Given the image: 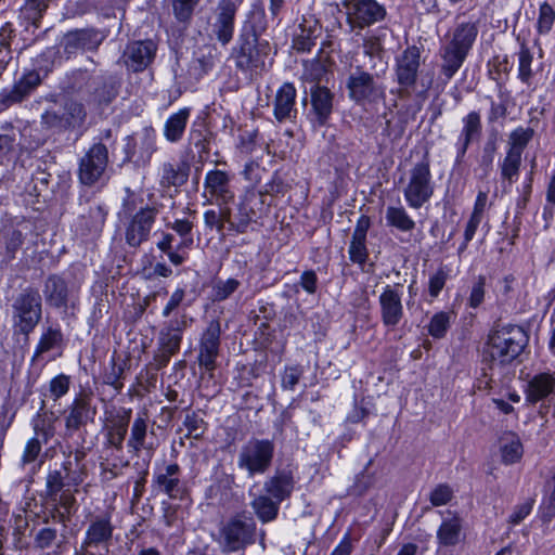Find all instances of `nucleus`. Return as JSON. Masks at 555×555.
Segmentation results:
<instances>
[{"mask_svg":"<svg viewBox=\"0 0 555 555\" xmlns=\"http://www.w3.org/2000/svg\"><path fill=\"white\" fill-rule=\"evenodd\" d=\"M231 177L227 171L209 170L204 180L205 192L211 202L217 205H227L234 198V192L230 185Z\"/></svg>","mask_w":555,"mask_h":555,"instance_id":"nucleus-22","label":"nucleus"},{"mask_svg":"<svg viewBox=\"0 0 555 555\" xmlns=\"http://www.w3.org/2000/svg\"><path fill=\"white\" fill-rule=\"evenodd\" d=\"M107 160L106 146L102 143L92 145L79 163L80 182L85 185H93L98 182L106 168Z\"/></svg>","mask_w":555,"mask_h":555,"instance_id":"nucleus-16","label":"nucleus"},{"mask_svg":"<svg viewBox=\"0 0 555 555\" xmlns=\"http://www.w3.org/2000/svg\"><path fill=\"white\" fill-rule=\"evenodd\" d=\"M305 373V369L300 364L285 365L281 373V387L284 390H295L299 380Z\"/></svg>","mask_w":555,"mask_h":555,"instance_id":"nucleus-52","label":"nucleus"},{"mask_svg":"<svg viewBox=\"0 0 555 555\" xmlns=\"http://www.w3.org/2000/svg\"><path fill=\"white\" fill-rule=\"evenodd\" d=\"M348 95L359 105L374 104L386 96V87L374 75L358 68L346 82Z\"/></svg>","mask_w":555,"mask_h":555,"instance_id":"nucleus-7","label":"nucleus"},{"mask_svg":"<svg viewBox=\"0 0 555 555\" xmlns=\"http://www.w3.org/2000/svg\"><path fill=\"white\" fill-rule=\"evenodd\" d=\"M41 83V78L38 72H25L22 77L14 83L13 88L2 94L3 102L7 105L20 103L28 98Z\"/></svg>","mask_w":555,"mask_h":555,"instance_id":"nucleus-32","label":"nucleus"},{"mask_svg":"<svg viewBox=\"0 0 555 555\" xmlns=\"http://www.w3.org/2000/svg\"><path fill=\"white\" fill-rule=\"evenodd\" d=\"M521 159L522 156L506 151L504 158L499 163L501 178L503 181H506L508 185H512L518 180Z\"/></svg>","mask_w":555,"mask_h":555,"instance_id":"nucleus-46","label":"nucleus"},{"mask_svg":"<svg viewBox=\"0 0 555 555\" xmlns=\"http://www.w3.org/2000/svg\"><path fill=\"white\" fill-rule=\"evenodd\" d=\"M91 87L93 88L94 92L88 101L90 105L93 104L99 107L102 105H107L117 95V91L112 83L107 85L103 81L93 80Z\"/></svg>","mask_w":555,"mask_h":555,"instance_id":"nucleus-49","label":"nucleus"},{"mask_svg":"<svg viewBox=\"0 0 555 555\" xmlns=\"http://www.w3.org/2000/svg\"><path fill=\"white\" fill-rule=\"evenodd\" d=\"M263 488L267 494L282 503L294 490V478L291 473L280 472L267 479Z\"/></svg>","mask_w":555,"mask_h":555,"instance_id":"nucleus-37","label":"nucleus"},{"mask_svg":"<svg viewBox=\"0 0 555 555\" xmlns=\"http://www.w3.org/2000/svg\"><path fill=\"white\" fill-rule=\"evenodd\" d=\"M190 166L186 162H165L159 167V185L167 191L182 186L189 178Z\"/></svg>","mask_w":555,"mask_h":555,"instance_id":"nucleus-31","label":"nucleus"},{"mask_svg":"<svg viewBox=\"0 0 555 555\" xmlns=\"http://www.w3.org/2000/svg\"><path fill=\"white\" fill-rule=\"evenodd\" d=\"M434 192L435 182L430 170V159L426 153L422 160L415 163L409 170L403 196L410 208L418 209L433 197Z\"/></svg>","mask_w":555,"mask_h":555,"instance_id":"nucleus-4","label":"nucleus"},{"mask_svg":"<svg viewBox=\"0 0 555 555\" xmlns=\"http://www.w3.org/2000/svg\"><path fill=\"white\" fill-rule=\"evenodd\" d=\"M346 21L351 30L361 31L385 20L387 10L377 0H343Z\"/></svg>","mask_w":555,"mask_h":555,"instance_id":"nucleus-8","label":"nucleus"},{"mask_svg":"<svg viewBox=\"0 0 555 555\" xmlns=\"http://www.w3.org/2000/svg\"><path fill=\"white\" fill-rule=\"evenodd\" d=\"M467 53L455 49L449 44H446L441 48V73L446 80H450L455 73L461 68L463 62L465 61Z\"/></svg>","mask_w":555,"mask_h":555,"instance_id":"nucleus-40","label":"nucleus"},{"mask_svg":"<svg viewBox=\"0 0 555 555\" xmlns=\"http://www.w3.org/2000/svg\"><path fill=\"white\" fill-rule=\"evenodd\" d=\"M527 344L528 335L518 325L499 326L489 333L482 351V371L488 377L485 387L492 388L500 380L503 370L521 354Z\"/></svg>","mask_w":555,"mask_h":555,"instance_id":"nucleus-1","label":"nucleus"},{"mask_svg":"<svg viewBox=\"0 0 555 555\" xmlns=\"http://www.w3.org/2000/svg\"><path fill=\"white\" fill-rule=\"evenodd\" d=\"M271 54L269 41L259 39L253 26H244L232 49L235 67L249 78L260 76L268 69Z\"/></svg>","mask_w":555,"mask_h":555,"instance_id":"nucleus-2","label":"nucleus"},{"mask_svg":"<svg viewBox=\"0 0 555 555\" xmlns=\"http://www.w3.org/2000/svg\"><path fill=\"white\" fill-rule=\"evenodd\" d=\"M442 521L437 529L436 538L440 546H455L462 540L463 520L454 511H439Z\"/></svg>","mask_w":555,"mask_h":555,"instance_id":"nucleus-24","label":"nucleus"},{"mask_svg":"<svg viewBox=\"0 0 555 555\" xmlns=\"http://www.w3.org/2000/svg\"><path fill=\"white\" fill-rule=\"evenodd\" d=\"M313 122L326 125L333 112V93L326 87L315 86L311 89Z\"/></svg>","mask_w":555,"mask_h":555,"instance_id":"nucleus-33","label":"nucleus"},{"mask_svg":"<svg viewBox=\"0 0 555 555\" xmlns=\"http://www.w3.org/2000/svg\"><path fill=\"white\" fill-rule=\"evenodd\" d=\"M155 215L156 212L152 208H143L135 214L126 231V242L130 246L138 247L147 240Z\"/></svg>","mask_w":555,"mask_h":555,"instance_id":"nucleus-28","label":"nucleus"},{"mask_svg":"<svg viewBox=\"0 0 555 555\" xmlns=\"http://www.w3.org/2000/svg\"><path fill=\"white\" fill-rule=\"evenodd\" d=\"M516 55L518 61L517 79L531 91H535L538 88V75L542 70V65L533 68V53L525 40L519 42V50Z\"/></svg>","mask_w":555,"mask_h":555,"instance_id":"nucleus-30","label":"nucleus"},{"mask_svg":"<svg viewBox=\"0 0 555 555\" xmlns=\"http://www.w3.org/2000/svg\"><path fill=\"white\" fill-rule=\"evenodd\" d=\"M221 325L219 320H211L202 334L198 348V364L206 372L212 373L217 367L220 350Z\"/></svg>","mask_w":555,"mask_h":555,"instance_id":"nucleus-14","label":"nucleus"},{"mask_svg":"<svg viewBox=\"0 0 555 555\" xmlns=\"http://www.w3.org/2000/svg\"><path fill=\"white\" fill-rule=\"evenodd\" d=\"M25 235L21 230L13 229L5 233V249L9 259L15 257L16 251L22 247Z\"/></svg>","mask_w":555,"mask_h":555,"instance_id":"nucleus-61","label":"nucleus"},{"mask_svg":"<svg viewBox=\"0 0 555 555\" xmlns=\"http://www.w3.org/2000/svg\"><path fill=\"white\" fill-rule=\"evenodd\" d=\"M482 132L480 113L472 111L462 118V129L454 144L456 163H462L469 145L477 141Z\"/></svg>","mask_w":555,"mask_h":555,"instance_id":"nucleus-23","label":"nucleus"},{"mask_svg":"<svg viewBox=\"0 0 555 555\" xmlns=\"http://www.w3.org/2000/svg\"><path fill=\"white\" fill-rule=\"evenodd\" d=\"M402 292L399 286L386 285L379 295L380 318L387 327L397 326L403 317Z\"/></svg>","mask_w":555,"mask_h":555,"instance_id":"nucleus-21","label":"nucleus"},{"mask_svg":"<svg viewBox=\"0 0 555 555\" xmlns=\"http://www.w3.org/2000/svg\"><path fill=\"white\" fill-rule=\"evenodd\" d=\"M526 401L535 404L550 397H555V372L534 374L525 389Z\"/></svg>","mask_w":555,"mask_h":555,"instance_id":"nucleus-29","label":"nucleus"},{"mask_svg":"<svg viewBox=\"0 0 555 555\" xmlns=\"http://www.w3.org/2000/svg\"><path fill=\"white\" fill-rule=\"evenodd\" d=\"M96 409L92 406L91 399L88 396L76 398L65 420L66 428L73 430L78 429L80 426L93 421Z\"/></svg>","mask_w":555,"mask_h":555,"instance_id":"nucleus-34","label":"nucleus"},{"mask_svg":"<svg viewBox=\"0 0 555 555\" xmlns=\"http://www.w3.org/2000/svg\"><path fill=\"white\" fill-rule=\"evenodd\" d=\"M132 410L129 408H111L105 410L104 430L107 443L116 450H122L124 441L128 433Z\"/></svg>","mask_w":555,"mask_h":555,"instance_id":"nucleus-13","label":"nucleus"},{"mask_svg":"<svg viewBox=\"0 0 555 555\" xmlns=\"http://www.w3.org/2000/svg\"><path fill=\"white\" fill-rule=\"evenodd\" d=\"M33 429L35 433L34 437H38V440H41L43 443H48V441L54 436V426L50 418L44 415L37 414L33 421Z\"/></svg>","mask_w":555,"mask_h":555,"instance_id":"nucleus-53","label":"nucleus"},{"mask_svg":"<svg viewBox=\"0 0 555 555\" xmlns=\"http://www.w3.org/2000/svg\"><path fill=\"white\" fill-rule=\"evenodd\" d=\"M86 109L85 106L75 101L68 100L65 102L63 106V111H48L42 115V122L52 129L63 131V130H74L80 128L86 120Z\"/></svg>","mask_w":555,"mask_h":555,"instance_id":"nucleus-11","label":"nucleus"},{"mask_svg":"<svg viewBox=\"0 0 555 555\" xmlns=\"http://www.w3.org/2000/svg\"><path fill=\"white\" fill-rule=\"evenodd\" d=\"M190 115L191 108L183 107L168 117L164 126V137L168 142L177 143L183 138Z\"/></svg>","mask_w":555,"mask_h":555,"instance_id":"nucleus-38","label":"nucleus"},{"mask_svg":"<svg viewBox=\"0 0 555 555\" xmlns=\"http://www.w3.org/2000/svg\"><path fill=\"white\" fill-rule=\"evenodd\" d=\"M125 364L117 363L113 358L111 360V367L103 374V383L113 387L117 392H120L124 388Z\"/></svg>","mask_w":555,"mask_h":555,"instance_id":"nucleus-55","label":"nucleus"},{"mask_svg":"<svg viewBox=\"0 0 555 555\" xmlns=\"http://www.w3.org/2000/svg\"><path fill=\"white\" fill-rule=\"evenodd\" d=\"M280 504L275 499L264 494L255 496L250 502L255 514L263 524L273 521L278 517Z\"/></svg>","mask_w":555,"mask_h":555,"instance_id":"nucleus-41","label":"nucleus"},{"mask_svg":"<svg viewBox=\"0 0 555 555\" xmlns=\"http://www.w3.org/2000/svg\"><path fill=\"white\" fill-rule=\"evenodd\" d=\"M275 444L273 440L250 438L240 449L237 467L246 472L247 477L266 474L273 462Z\"/></svg>","mask_w":555,"mask_h":555,"instance_id":"nucleus-3","label":"nucleus"},{"mask_svg":"<svg viewBox=\"0 0 555 555\" xmlns=\"http://www.w3.org/2000/svg\"><path fill=\"white\" fill-rule=\"evenodd\" d=\"M385 34L379 29L369 31L363 38L364 54L369 56H378L384 50Z\"/></svg>","mask_w":555,"mask_h":555,"instance_id":"nucleus-57","label":"nucleus"},{"mask_svg":"<svg viewBox=\"0 0 555 555\" xmlns=\"http://www.w3.org/2000/svg\"><path fill=\"white\" fill-rule=\"evenodd\" d=\"M114 529L111 512L105 511L92 516L82 541V547L108 545L113 538Z\"/></svg>","mask_w":555,"mask_h":555,"instance_id":"nucleus-18","label":"nucleus"},{"mask_svg":"<svg viewBox=\"0 0 555 555\" xmlns=\"http://www.w3.org/2000/svg\"><path fill=\"white\" fill-rule=\"evenodd\" d=\"M420 59V49L412 46L408 47L396 60L397 82L401 87L399 96L402 99L410 95L409 89L416 82Z\"/></svg>","mask_w":555,"mask_h":555,"instance_id":"nucleus-12","label":"nucleus"},{"mask_svg":"<svg viewBox=\"0 0 555 555\" xmlns=\"http://www.w3.org/2000/svg\"><path fill=\"white\" fill-rule=\"evenodd\" d=\"M454 495L453 489L447 483L437 485L429 493V502L431 506L447 505Z\"/></svg>","mask_w":555,"mask_h":555,"instance_id":"nucleus-59","label":"nucleus"},{"mask_svg":"<svg viewBox=\"0 0 555 555\" xmlns=\"http://www.w3.org/2000/svg\"><path fill=\"white\" fill-rule=\"evenodd\" d=\"M502 462L506 465L519 462L524 454V447L516 434L502 437L500 444Z\"/></svg>","mask_w":555,"mask_h":555,"instance_id":"nucleus-43","label":"nucleus"},{"mask_svg":"<svg viewBox=\"0 0 555 555\" xmlns=\"http://www.w3.org/2000/svg\"><path fill=\"white\" fill-rule=\"evenodd\" d=\"M64 487V479L60 470L50 472L47 476V492L52 499H56Z\"/></svg>","mask_w":555,"mask_h":555,"instance_id":"nucleus-64","label":"nucleus"},{"mask_svg":"<svg viewBox=\"0 0 555 555\" xmlns=\"http://www.w3.org/2000/svg\"><path fill=\"white\" fill-rule=\"evenodd\" d=\"M147 417L145 415H138L130 427V436L127 441V449L129 453L139 455L143 450L146 451V456L143 457L142 463L135 462L133 466L138 469L139 476L142 482H145L149 474V466L154 454L155 448L152 443L146 444L145 440L147 437Z\"/></svg>","mask_w":555,"mask_h":555,"instance_id":"nucleus-10","label":"nucleus"},{"mask_svg":"<svg viewBox=\"0 0 555 555\" xmlns=\"http://www.w3.org/2000/svg\"><path fill=\"white\" fill-rule=\"evenodd\" d=\"M386 220L388 225L402 232H410L415 228V221L402 206H389L386 211Z\"/></svg>","mask_w":555,"mask_h":555,"instance_id":"nucleus-48","label":"nucleus"},{"mask_svg":"<svg viewBox=\"0 0 555 555\" xmlns=\"http://www.w3.org/2000/svg\"><path fill=\"white\" fill-rule=\"evenodd\" d=\"M41 296L34 288L24 289L12 305V318L15 333L27 339L41 319Z\"/></svg>","mask_w":555,"mask_h":555,"instance_id":"nucleus-6","label":"nucleus"},{"mask_svg":"<svg viewBox=\"0 0 555 555\" xmlns=\"http://www.w3.org/2000/svg\"><path fill=\"white\" fill-rule=\"evenodd\" d=\"M534 131L530 127H517L508 135L507 152L522 156V153L529 142L532 140Z\"/></svg>","mask_w":555,"mask_h":555,"instance_id":"nucleus-47","label":"nucleus"},{"mask_svg":"<svg viewBox=\"0 0 555 555\" xmlns=\"http://www.w3.org/2000/svg\"><path fill=\"white\" fill-rule=\"evenodd\" d=\"M297 90L292 82H284L276 91L273 100V115L278 122L293 120L297 116Z\"/></svg>","mask_w":555,"mask_h":555,"instance_id":"nucleus-25","label":"nucleus"},{"mask_svg":"<svg viewBox=\"0 0 555 555\" xmlns=\"http://www.w3.org/2000/svg\"><path fill=\"white\" fill-rule=\"evenodd\" d=\"M478 20L459 21L448 44L468 54L478 35Z\"/></svg>","mask_w":555,"mask_h":555,"instance_id":"nucleus-35","label":"nucleus"},{"mask_svg":"<svg viewBox=\"0 0 555 555\" xmlns=\"http://www.w3.org/2000/svg\"><path fill=\"white\" fill-rule=\"evenodd\" d=\"M156 51L157 44L151 39L131 41L124 51V63L132 72H142L153 62Z\"/></svg>","mask_w":555,"mask_h":555,"instance_id":"nucleus-19","label":"nucleus"},{"mask_svg":"<svg viewBox=\"0 0 555 555\" xmlns=\"http://www.w3.org/2000/svg\"><path fill=\"white\" fill-rule=\"evenodd\" d=\"M153 481L159 492L169 499L182 501L188 496L186 482L181 479V468L177 463L157 469Z\"/></svg>","mask_w":555,"mask_h":555,"instance_id":"nucleus-17","label":"nucleus"},{"mask_svg":"<svg viewBox=\"0 0 555 555\" xmlns=\"http://www.w3.org/2000/svg\"><path fill=\"white\" fill-rule=\"evenodd\" d=\"M176 240L172 233L163 232L156 245L159 250L167 255L172 264L180 266L189 259L190 248H180V241L173 245Z\"/></svg>","mask_w":555,"mask_h":555,"instance_id":"nucleus-39","label":"nucleus"},{"mask_svg":"<svg viewBox=\"0 0 555 555\" xmlns=\"http://www.w3.org/2000/svg\"><path fill=\"white\" fill-rule=\"evenodd\" d=\"M241 286V281L235 278L227 280L216 279L210 285L209 298L212 302H221L230 298Z\"/></svg>","mask_w":555,"mask_h":555,"instance_id":"nucleus-44","label":"nucleus"},{"mask_svg":"<svg viewBox=\"0 0 555 555\" xmlns=\"http://www.w3.org/2000/svg\"><path fill=\"white\" fill-rule=\"evenodd\" d=\"M196 211L189 205L181 211L172 214V221H168L166 227L176 232L180 237V248H192L194 245L193 228L195 227Z\"/></svg>","mask_w":555,"mask_h":555,"instance_id":"nucleus-26","label":"nucleus"},{"mask_svg":"<svg viewBox=\"0 0 555 555\" xmlns=\"http://www.w3.org/2000/svg\"><path fill=\"white\" fill-rule=\"evenodd\" d=\"M103 40L104 35L98 29H75L64 35L61 46L69 56L78 52L95 50Z\"/></svg>","mask_w":555,"mask_h":555,"instance_id":"nucleus-20","label":"nucleus"},{"mask_svg":"<svg viewBox=\"0 0 555 555\" xmlns=\"http://www.w3.org/2000/svg\"><path fill=\"white\" fill-rule=\"evenodd\" d=\"M108 214V208L105 204L94 203L90 206L88 217L86 220V227L90 232H99L102 230L106 217ZM86 219L85 216L81 217Z\"/></svg>","mask_w":555,"mask_h":555,"instance_id":"nucleus-50","label":"nucleus"},{"mask_svg":"<svg viewBox=\"0 0 555 555\" xmlns=\"http://www.w3.org/2000/svg\"><path fill=\"white\" fill-rule=\"evenodd\" d=\"M183 425L188 430V437L198 439L203 436L205 430L204 420L195 412L186 414Z\"/></svg>","mask_w":555,"mask_h":555,"instance_id":"nucleus-60","label":"nucleus"},{"mask_svg":"<svg viewBox=\"0 0 555 555\" xmlns=\"http://www.w3.org/2000/svg\"><path fill=\"white\" fill-rule=\"evenodd\" d=\"M257 204H261L259 195L254 191H248L238 204L237 214L232 219L229 218L227 220L230 230L238 234L246 233L250 224L256 220L255 206Z\"/></svg>","mask_w":555,"mask_h":555,"instance_id":"nucleus-27","label":"nucleus"},{"mask_svg":"<svg viewBox=\"0 0 555 555\" xmlns=\"http://www.w3.org/2000/svg\"><path fill=\"white\" fill-rule=\"evenodd\" d=\"M555 22V10L548 2H543L539 8L537 31L539 35H546L551 31Z\"/></svg>","mask_w":555,"mask_h":555,"instance_id":"nucleus-56","label":"nucleus"},{"mask_svg":"<svg viewBox=\"0 0 555 555\" xmlns=\"http://www.w3.org/2000/svg\"><path fill=\"white\" fill-rule=\"evenodd\" d=\"M451 268L448 264H440L436 270L429 273L427 282V292L429 301L436 299L444 288L448 280L451 279Z\"/></svg>","mask_w":555,"mask_h":555,"instance_id":"nucleus-45","label":"nucleus"},{"mask_svg":"<svg viewBox=\"0 0 555 555\" xmlns=\"http://www.w3.org/2000/svg\"><path fill=\"white\" fill-rule=\"evenodd\" d=\"M199 0H172L175 15L179 21H188Z\"/></svg>","mask_w":555,"mask_h":555,"instance_id":"nucleus-62","label":"nucleus"},{"mask_svg":"<svg viewBox=\"0 0 555 555\" xmlns=\"http://www.w3.org/2000/svg\"><path fill=\"white\" fill-rule=\"evenodd\" d=\"M43 294L48 305L55 308H67L69 289L63 278L50 275L46 281Z\"/></svg>","mask_w":555,"mask_h":555,"instance_id":"nucleus-36","label":"nucleus"},{"mask_svg":"<svg viewBox=\"0 0 555 555\" xmlns=\"http://www.w3.org/2000/svg\"><path fill=\"white\" fill-rule=\"evenodd\" d=\"M188 327L185 315L181 319H173L167 322L158 335V356L162 365H167L170 358L179 352L182 343L183 332Z\"/></svg>","mask_w":555,"mask_h":555,"instance_id":"nucleus-15","label":"nucleus"},{"mask_svg":"<svg viewBox=\"0 0 555 555\" xmlns=\"http://www.w3.org/2000/svg\"><path fill=\"white\" fill-rule=\"evenodd\" d=\"M349 259L353 264H357L361 271L371 272L374 268L373 262H369V248L366 245V238H353L351 237L348 247Z\"/></svg>","mask_w":555,"mask_h":555,"instance_id":"nucleus-42","label":"nucleus"},{"mask_svg":"<svg viewBox=\"0 0 555 555\" xmlns=\"http://www.w3.org/2000/svg\"><path fill=\"white\" fill-rule=\"evenodd\" d=\"M49 1L50 0H27L21 12L26 20L37 25L43 12L47 10Z\"/></svg>","mask_w":555,"mask_h":555,"instance_id":"nucleus-58","label":"nucleus"},{"mask_svg":"<svg viewBox=\"0 0 555 555\" xmlns=\"http://www.w3.org/2000/svg\"><path fill=\"white\" fill-rule=\"evenodd\" d=\"M62 340L63 334L60 327L50 326L40 337V340L37 345V353L48 352L59 347Z\"/></svg>","mask_w":555,"mask_h":555,"instance_id":"nucleus-54","label":"nucleus"},{"mask_svg":"<svg viewBox=\"0 0 555 555\" xmlns=\"http://www.w3.org/2000/svg\"><path fill=\"white\" fill-rule=\"evenodd\" d=\"M326 73L325 66L319 60L305 63L304 76L307 80L319 82Z\"/></svg>","mask_w":555,"mask_h":555,"instance_id":"nucleus-63","label":"nucleus"},{"mask_svg":"<svg viewBox=\"0 0 555 555\" xmlns=\"http://www.w3.org/2000/svg\"><path fill=\"white\" fill-rule=\"evenodd\" d=\"M452 314L450 312L440 311L435 313L428 324V333L436 339L443 338L451 325Z\"/></svg>","mask_w":555,"mask_h":555,"instance_id":"nucleus-51","label":"nucleus"},{"mask_svg":"<svg viewBox=\"0 0 555 555\" xmlns=\"http://www.w3.org/2000/svg\"><path fill=\"white\" fill-rule=\"evenodd\" d=\"M256 522L245 513L231 517L219 532L218 543L223 552L233 553L244 550L255 542Z\"/></svg>","mask_w":555,"mask_h":555,"instance_id":"nucleus-5","label":"nucleus"},{"mask_svg":"<svg viewBox=\"0 0 555 555\" xmlns=\"http://www.w3.org/2000/svg\"><path fill=\"white\" fill-rule=\"evenodd\" d=\"M241 4L242 0H220L218 2L209 26L210 39L217 40L223 47L232 41L235 30V16Z\"/></svg>","mask_w":555,"mask_h":555,"instance_id":"nucleus-9","label":"nucleus"}]
</instances>
